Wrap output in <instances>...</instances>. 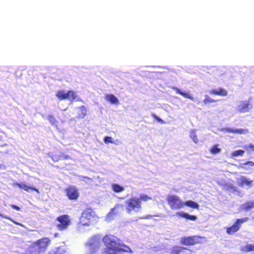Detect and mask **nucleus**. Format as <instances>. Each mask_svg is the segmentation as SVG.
Here are the masks:
<instances>
[{
  "mask_svg": "<svg viewBox=\"0 0 254 254\" xmlns=\"http://www.w3.org/2000/svg\"><path fill=\"white\" fill-rule=\"evenodd\" d=\"M130 210H131L129 209V207H127V211L128 213H129V212H130Z\"/></svg>",
  "mask_w": 254,
  "mask_h": 254,
  "instance_id": "4c0bfd02",
  "label": "nucleus"
},
{
  "mask_svg": "<svg viewBox=\"0 0 254 254\" xmlns=\"http://www.w3.org/2000/svg\"><path fill=\"white\" fill-rule=\"evenodd\" d=\"M252 108V105L249 101H241L238 106V112L240 113H245L249 112Z\"/></svg>",
  "mask_w": 254,
  "mask_h": 254,
  "instance_id": "9b49d317",
  "label": "nucleus"
},
{
  "mask_svg": "<svg viewBox=\"0 0 254 254\" xmlns=\"http://www.w3.org/2000/svg\"><path fill=\"white\" fill-rule=\"evenodd\" d=\"M55 237H57V236H58V233H56V234H55Z\"/></svg>",
  "mask_w": 254,
  "mask_h": 254,
  "instance_id": "79ce46f5",
  "label": "nucleus"
},
{
  "mask_svg": "<svg viewBox=\"0 0 254 254\" xmlns=\"http://www.w3.org/2000/svg\"><path fill=\"white\" fill-rule=\"evenodd\" d=\"M209 93L211 95L220 96H226L228 94L227 91L223 88L212 89L209 91Z\"/></svg>",
  "mask_w": 254,
  "mask_h": 254,
  "instance_id": "f8f14e48",
  "label": "nucleus"
},
{
  "mask_svg": "<svg viewBox=\"0 0 254 254\" xmlns=\"http://www.w3.org/2000/svg\"><path fill=\"white\" fill-rule=\"evenodd\" d=\"M175 91H176V92L177 94L181 95L182 96H183V97H184L185 98H187L188 99H192V97L190 96V95L189 93H186L185 92H183L179 88H176L175 89Z\"/></svg>",
  "mask_w": 254,
  "mask_h": 254,
  "instance_id": "b1692460",
  "label": "nucleus"
},
{
  "mask_svg": "<svg viewBox=\"0 0 254 254\" xmlns=\"http://www.w3.org/2000/svg\"><path fill=\"white\" fill-rule=\"evenodd\" d=\"M200 237L197 236L184 237L181 239L180 242L184 245H193L200 243Z\"/></svg>",
  "mask_w": 254,
  "mask_h": 254,
  "instance_id": "9d476101",
  "label": "nucleus"
},
{
  "mask_svg": "<svg viewBox=\"0 0 254 254\" xmlns=\"http://www.w3.org/2000/svg\"><path fill=\"white\" fill-rule=\"evenodd\" d=\"M95 216V213L91 208H87L82 214L80 218L78 227L79 229L81 226H89L91 220Z\"/></svg>",
  "mask_w": 254,
  "mask_h": 254,
  "instance_id": "7ed1b4c3",
  "label": "nucleus"
},
{
  "mask_svg": "<svg viewBox=\"0 0 254 254\" xmlns=\"http://www.w3.org/2000/svg\"><path fill=\"white\" fill-rule=\"evenodd\" d=\"M11 206L14 207L16 206L15 205H12Z\"/></svg>",
  "mask_w": 254,
  "mask_h": 254,
  "instance_id": "09e8293b",
  "label": "nucleus"
},
{
  "mask_svg": "<svg viewBox=\"0 0 254 254\" xmlns=\"http://www.w3.org/2000/svg\"><path fill=\"white\" fill-rule=\"evenodd\" d=\"M66 196L69 200H76L79 196V193L77 188L74 186L69 185L64 190Z\"/></svg>",
  "mask_w": 254,
  "mask_h": 254,
  "instance_id": "39448f33",
  "label": "nucleus"
},
{
  "mask_svg": "<svg viewBox=\"0 0 254 254\" xmlns=\"http://www.w3.org/2000/svg\"><path fill=\"white\" fill-rule=\"evenodd\" d=\"M253 167H254V162L248 161L244 163H241L239 167L246 170H249Z\"/></svg>",
  "mask_w": 254,
  "mask_h": 254,
  "instance_id": "f3484780",
  "label": "nucleus"
},
{
  "mask_svg": "<svg viewBox=\"0 0 254 254\" xmlns=\"http://www.w3.org/2000/svg\"><path fill=\"white\" fill-rule=\"evenodd\" d=\"M241 251L245 252H249L254 251V243L253 244H248L241 248Z\"/></svg>",
  "mask_w": 254,
  "mask_h": 254,
  "instance_id": "aec40b11",
  "label": "nucleus"
},
{
  "mask_svg": "<svg viewBox=\"0 0 254 254\" xmlns=\"http://www.w3.org/2000/svg\"><path fill=\"white\" fill-rule=\"evenodd\" d=\"M105 99L111 104L117 105L119 104V101L117 97L114 95L109 94L105 96Z\"/></svg>",
  "mask_w": 254,
  "mask_h": 254,
  "instance_id": "dca6fc26",
  "label": "nucleus"
},
{
  "mask_svg": "<svg viewBox=\"0 0 254 254\" xmlns=\"http://www.w3.org/2000/svg\"><path fill=\"white\" fill-rule=\"evenodd\" d=\"M1 165H0V168L1 167Z\"/></svg>",
  "mask_w": 254,
  "mask_h": 254,
  "instance_id": "8fccbe9b",
  "label": "nucleus"
},
{
  "mask_svg": "<svg viewBox=\"0 0 254 254\" xmlns=\"http://www.w3.org/2000/svg\"><path fill=\"white\" fill-rule=\"evenodd\" d=\"M248 220L247 217L237 219L233 226L227 228V233L228 234H233L237 232L240 229L242 224L247 222Z\"/></svg>",
  "mask_w": 254,
  "mask_h": 254,
  "instance_id": "1a4fd4ad",
  "label": "nucleus"
},
{
  "mask_svg": "<svg viewBox=\"0 0 254 254\" xmlns=\"http://www.w3.org/2000/svg\"><path fill=\"white\" fill-rule=\"evenodd\" d=\"M180 254H191V251L188 249L182 247Z\"/></svg>",
  "mask_w": 254,
  "mask_h": 254,
  "instance_id": "473e14b6",
  "label": "nucleus"
},
{
  "mask_svg": "<svg viewBox=\"0 0 254 254\" xmlns=\"http://www.w3.org/2000/svg\"><path fill=\"white\" fill-rule=\"evenodd\" d=\"M0 216H2V217L5 218V216H4L3 215H1Z\"/></svg>",
  "mask_w": 254,
  "mask_h": 254,
  "instance_id": "49530a36",
  "label": "nucleus"
},
{
  "mask_svg": "<svg viewBox=\"0 0 254 254\" xmlns=\"http://www.w3.org/2000/svg\"><path fill=\"white\" fill-rule=\"evenodd\" d=\"M246 209V210H248L249 208H250L251 207H245Z\"/></svg>",
  "mask_w": 254,
  "mask_h": 254,
  "instance_id": "a19ab883",
  "label": "nucleus"
},
{
  "mask_svg": "<svg viewBox=\"0 0 254 254\" xmlns=\"http://www.w3.org/2000/svg\"><path fill=\"white\" fill-rule=\"evenodd\" d=\"M56 96L61 100H68L71 102L74 101L77 97L76 92L73 90H59L56 94Z\"/></svg>",
  "mask_w": 254,
  "mask_h": 254,
  "instance_id": "20e7f679",
  "label": "nucleus"
},
{
  "mask_svg": "<svg viewBox=\"0 0 254 254\" xmlns=\"http://www.w3.org/2000/svg\"><path fill=\"white\" fill-rule=\"evenodd\" d=\"M59 156H57V155H53L52 156V159H53V158L54 157V159H57V158H58Z\"/></svg>",
  "mask_w": 254,
  "mask_h": 254,
  "instance_id": "e433bc0d",
  "label": "nucleus"
},
{
  "mask_svg": "<svg viewBox=\"0 0 254 254\" xmlns=\"http://www.w3.org/2000/svg\"><path fill=\"white\" fill-rule=\"evenodd\" d=\"M217 101V100H215L209 97L208 96L206 95L203 101V102L204 104H207L209 103H214Z\"/></svg>",
  "mask_w": 254,
  "mask_h": 254,
  "instance_id": "bb28decb",
  "label": "nucleus"
},
{
  "mask_svg": "<svg viewBox=\"0 0 254 254\" xmlns=\"http://www.w3.org/2000/svg\"><path fill=\"white\" fill-rule=\"evenodd\" d=\"M69 158V157L68 155H64V154H62V155H59V156L58 157V158H57V159H54L53 157V160L54 161L57 162L59 160H66V159H68Z\"/></svg>",
  "mask_w": 254,
  "mask_h": 254,
  "instance_id": "a878e982",
  "label": "nucleus"
},
{
  "mask_svg": "<svg viewBox=\"0 0 254 254\" xmlns=\"http://www.w3.org/2000/svg\"><path fill=\"white\" fill-rule=\"evenodd\" d=\"M182 247H174L172 250V254H180Z\"/></svg>",
  "mask_w": 254,
  "mask_h": 254,
  "instance_id": "cd10ccee",
  "label": "nucleus"
},
{
  "mask_svg": "<svg viewBox=\"0 0 254 254\" xmlns=\"http://www.w3.org/2000/svg\"><path fill=\"white\" fill-rule=\"evenodd\" d=\"M0 216H2V217L5 218V216H4L3 215H1Z\"/></svg>",
  "mask_w": 254,
  "mask_h": 254,
  "instance_id": "a18cd8bd",
  "label": "nucleus"
},
{
  "mask_svg": "<svg viewBox=\"0 0 254 254\" xmlns=\"http://www.w3.org/2000/svg\"><path fill=\"white\" fill-rule=\"evenodd\" d=\"M48 254H69V253L64 247H59L49 252Z\"/></svg>",
  "mask_w": 254,
  "mask_h": 254,
  "instance_id": "2eb2a0df",
  "label": "nucleus"
},
{
  "mask_svg": "<svg viewBox=\"0 0 254 254\" xmlns=\"http://www.w3.org/2000/svg\"><path fill=\"white\" fill-rule=\"evenodd\" d=\"M236 133L240 134H246V133L249 132V130L248 129H246V128H244V129H236Z\"/></svg>",
  "mask_w": 254,
  "mask_h": 254,
  "instance_id": "7c9ffc66",
  "label": "nucleus"
},
{
  "mask_svg": "<svg viewBox=\"0 0 254 254\" xmlns=\"http://www.w3.org/2000/svg\"><path fill=\"white\" fill-rule=\"evenodd\" d=\"M100 245V240L97 237L91 238L87 243L86 247L89 251V253L86 254H94L99 248Z\"/></svg>",
  "mask_w": 254,
  "mask_h": 254,
  "instance_id": "0eeeda50",
  "label": "nucleus"
},
{
  "mask_svg": "<svg viewBox=\"0 0 254 254\" xmlns=\"http://www.w3.org/2000/svg\"><path fill=\"white\" fill-rule=\"evenodd\" d=\"M226 130L228 132H231V133H236V129H233V128H226Z\"/></svg>",
  "mask_w": 254,
  "mask_h": 254,
  "instance_id": "c9c22d12",
  "label": "nucleus"
},
{
  "mask_svg": "<svg viewBox=\"0 0 254 254\" xmlns=\"http://www.w3.org/2000/svg\"><path fill=\"white\" fill-rule=\"evenodd\" d=\"M148 218V216H146L145 217H144L143 218Z\"/></svg>",
  "mask_w": 254,
  "mask_h": 254,
  "instance_id": "37998d69",
  "label": "nucleus"
},
{
  "mask_svg": "<svg viewBox=\"0 0 254 254\" xmlns=\"http://www.w3.org/2000/svg\"><path fill=\"white\" fill-rule=\"evenodd\" d=\"M190 137L195 143H197L198 141L197 139V135L194 130H191L190 132Z\"/></svg>",
  "mask_w": 254,
  "mask_h": 254,
  "instance_id": "393cba45",
  "label": "nucleus"
},
{
  "mask_svg": "<svg viewBox=\"0 0 254 254\" xmlns=\"http://www.w3.org/2000/svg\"><path fill=\"white\" fill-rule=\"evenodd\" d=\"M76 118L77 119H83L85 116L86 115V108L83 106L82 105L80 107H78L76 108Z\"/></svg>",
  "mask_w": 254,
  "mask_h": 254,
  "instance_id": "ddd939ff",
  "label": "nucleus"
},
{
  "mask_svg": "<svg viewBox=\"0 0 254 254\" xmlns=\"http://www.w3.org/2000/svg\"><path fill=\"white\" fill-rule=\"evenodd\" d=\"M14 186L17 187L20 189H23L26 191H28L29 190L32 189V187L28 186L23 183H14Z\"/></svg>",
  "mask_w": 254,
  "mask_h": 254,
  "instance_id": "412c9836",
  "label": "nucleus"
},
{
  "mask_svg": "<svg viewBox=\"0 0 254 254\" xmlns=\"http://www.w3.org/2000/svg\"><path fill=\"white\" fill-rule=\"evenodd\" d=\"M0 216H2V217L5 218V216H4L3 215H1Z\"/></svg>",
  "mask_w": 254,
  "mask_h": 254,
  "instance_id": "c03bdc74",
  "label": "nucleus"
},
{
  "mask_svg": "<svg viewBox=\"0 0 254 254\" xmlns=\"http://www.w3.org/2000/svg\"><path fill=\"white\" fill-rule=\"evenodd\" d=\"M112 190L116 192H120L124 190V188L118 184H113L112 185Z\"/></svg>",
  "mask_w": 254,
  "mask_h": 254,
  "instance_id": "4be33fe9",
  "label": "nucleus"
},
{
  "mask_svg": "<svg viewBox=\"0 0 254 254\" xmlns=\"http://www.w3.org/2000/svg\"><path fill=\"white\" fill-rule=\"evenodd\" d=\"M244 154V151L243 150H237L232 152L233 156H243Z\"/></svg>",
  "mask_w": 254,
  "mask_h": 254,
  "instance_id": "c756f323",
  "label": "nucleus"
},
{
  "mask_svg": "<svg viewBox=\"0 0 254 254\" xmlns=\"http://www.w3.org/2000/svg\"><path fill=\"white\" fill-rule=\"evenodd\" d=\"M131 208H132V209H133V208H134L135 207H131ZM136 208H138V207H136Z\"/></svg>",
  "mask_w": 254,
  "mask_h": 254,
  "instance_id": "de8ad7c7",
  "label": "nucleus"
},
{
  "mask_svg": "<svg viewBox=\"0 0 254 254\" xmlns=\"http://www.w3.org/2000/svg\"><path fill=\"white\" fill-rule=\"evenodd\" d=\"M56 226L59 230H63L67 229L70 224L69 216L67 215H63L57 217Z\"/></svg>",
  "mask_w": 254,
  "mask_h": 254,
  "instance_id": "423d86ee",
  "label": "nucleus"
},
{
  "mask_svg": "<svg viewBox=\"0 0 254 254\" xmlns=\"http://www.w3.org/2000/svg\"><path fill=\"white\" fill-rule=\"evenodd\" d=\"M151 199L146 194H142L139 198H131L128 200V206H140L141 201H147Z\"/></svg>",
  "mask_w": 254,
  "mask_h": 254,
  "instance_id": "6e6552de",
  "label": "nucleus"
},
{
  "mask_svg": "<svg viewBox=\"0 0 254 254\" xmlns=\"http://www.w3.org/2000/svg\"><path fill=\"white\" fill-rule=\"evenodd\" d=\"M105 143H113V138L110 136H105L104 138Z\"/></svg>",
  "mask_w": 254,
  "mask_h": 254,
  "instance_id": "72a5a7b5",
  "label": "nucleus"
},
{
  "mask_svg": "<svg viewBox=\"0 0 254 254\" xmlns=\"http://www.w3.org/2000/svg\"><path fill=\"white\" fill-rule=\"evenodd\" d=\"M48 120L52 125H55L57 123V120L52 115H49L48 117Z\"/></svg>",
  "mask_w": 254,
  "mask_h": 254,
  "instance_id": "2f4dec72",
  "label": "nucleus"
},
{
  "mask_svg": "<svg viewBox=\"0 0 254 254\" xmlns=\"http://www.w3.org/2000/svg\"><path fill=\"white\" fill-rule=\"evenodd\" d=\"M177 214L183 218H185L190 220L195 221L196 219V217L195 216L191 215L187 213L179 212L177 213Z\"/></svg>",
  "mask_w": 254,
  "mask_h": 254,
  "instance_id": "6ab92c4d",
  "label": "nucleus"
},
{
  "mask_svg": "<svg viewBox=\"0 0 254 254\" xmlns=\"http://www.w3.org/2000/svg\"><path fill=\"white\" fill-rule=\"evenodd\" d=\"M151 116L159 123L163 124L164 123V121L160 118H159L157 116H156L154 114H152Z\"/></svg>",
  "mask_w": 254,
  "mask_h": 254,
  "instance_id": "f704fd0d",
  "label": "nucleus"
},
{
  "mask_svg": "<svg viewBox=\"0 0 254 254\" xmlns=\"http://www.w3.org/2000/svg\"><path fill=\"white\" fill-rule=\"evenodd\" d=\"M209 151L211 154H216L220 152L221 149L219 148L218 144H215L210 148Z\"/></svg>",
  "mask_w": 254,
  "mask_h": 254,
  "instance_id": "5701e85b",
  "label": "nucleus"
},
{
  "mask_svg": "<svg viewBox=\"0 0 254 254\" xmlns=\"http://www.w3.org/2000/svg\"><path fill=\"white\" fill-rule=\"evenodd\" d=\"M118 207H114L111 211L108 213L106 216V220L107 221H110L113 220L115 216L118 213L117 208Z\"/></svg>",
  "mask_w": 254,
  "mask_h": 254,
  "instance_id": "a211bd4d",
  "label": "nucleus"
},
{
  "mask_svg": "<svg viewBox=\"0 0 254 254\" xmlns=\"http://www.w3.org/2000/svg\"><path fill=\"white\" fill-rule=\"evenodd\" d=\"M168 204L170 205H177V206H183L184 205L187 206H199L198 204L191 200L187 201L185 203L181 201L179 197L174 195H169L167 198Z\"/></svg>",
  "mask_w": 254,
  "mask_h": 254,
  "instance_id": "f03ea898",
  "label": "nucleus"
},
{
  "mask_svg": "<svg viewBox=\"0 0 254 254\" xmlns=\"http://www.w3.org/2000/svg\"><path fill=\"white\" fill-rule=\"evenodd\" d=\"M244 148L247 151L249 152H251L252 151L254 152V145L252 144L245 145Z\"/></svg>",
  "mask_w": 254,
  "mask_h": 254,
  "instance_id": "c85d7f7f",
  "label": "nucleus"
},
{
  "mask_svg": "<svg viewBox=\"0 0 254 254\" xmlns=\"http://www.w3.org/2000/svg\"><path fill=\"white\" fill-rule=\"evenodd\" d=\"M0 215H1V214H0Z\"/></svg>",
  "mask_w": 254,
  "mask_h": 254,
  "instance_id": "3c124183",
  "label": "nucleus"
},
{
  "mask_svg": "<svg viewBox=\"0 0 254 254\" xmlns=\"http://www.w3.org/2000/svg\"><path fill=\"white\" fill-rule=\"evenodd\" d=\"M14 208H15L16 209H17V210H19V209H20V207H14Z\"/></svg>",
  "mask_w": 254,
  "mask_h": 254,
  "instance_id": "ea45409f",
  "label": "nucleus"
},
{
  "mask_svg": "<svg viewBox=\"0 0 254 254\" xmlns=\"http://www.w3.org/2000/svg\"><path fill=\"white\" fill-rule=\"evenodd\" d=\"M51 241L47 238H42L33 243V254H44Z\"/></svg>",
  "mask_w": 254,
  "mask_h": 254,
  "instance_id": "f257e3e1",
  "label": "nucleus"
},
{
  "mask_svg": "<svg viewBox=\"0 0 254 254\" xmlns=\"http://www.w3.org/2000/svg\"><path fill=\"white\" fill-rule=\"evenodd\" d=\"M239 180V185L241 187L247 186L249 188H251L253 186V181L245 176L241 177Z\"/></svg>",
  "mask_w": 254,
  "mask_h": 254,
  "instance_id": "4468645a",
  "label": "nucleus"
},
{
  "mask_svg": "<svg viewBox=\"0 0 254 254\" xmlns=\"http://www.w3.org/2000/svg\"><path fill=\"white\" fill-rule=\"evenodd\" d=\"M32 190H35V191H36L38 192V190H37V189H36L35 188H32Z\"/></svg>",
  "mask_w": 254,
  "mask_h": 254,
  "instance_id": "58836bf2",
  "label": "nucleus"
}]
</instances>
